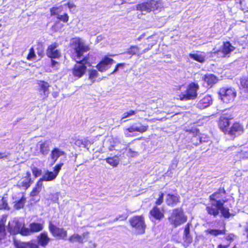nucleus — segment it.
Here are the masks:
<instances>
[{
    "label": "nucleus",
    "instance_id": "obj_1",
    "mask_svg": "<svg viewBox=\"0 0 248 248\" xmlns=\"http://www.w3.org/2000/svg\"><path fill=\"white\" fill-rule=\"evenodd\" d=\"M71 46L74 50L73 57L75 60L82 59L84 57L83 53L88 50V47L86 46L82 40L79 38H75L72 40Z\"/></svg>",
    "mask_w": 248,
    "mask_h": 248
},
{
    "label": "nucleus",
    "instance_id": "obj_2",
    "mask_svg": "<svg viewBox=\"0 0 248 248\" xmlns=\"http://www.w3.org/2000/svg\"><path fill=\"white\" fill-rule=\"evenodd\" d=\"M187 217L185 216L181 208H176L172 211L170 216L169 217L170 223L176 228L186 221Z\"/></svg>",
    "mask_w": 248,
    "mask_h": 248
},
{
    "label": "nucleus",
    "instance_id": "obj_3",
    "mask_svg": "<svg viewBox=\"0 0 248 248\" xmlns=\"http://www.w3.org/2000/svg\"><path fill=\"white\" fill-rule=\"evenodd\" d=\"M161 0H150L147 2L139 4L137 5L136 8L138 10L142 13H149L157 10L162 7Z\"/></svg>",
    "mask_w": 248,
    "mask_h": 248
},
{
    "label": "nucleus",
    "instance_id": "obj_4",
    "mask_svg": "<svg viewBox=\"0 0 248 248\" xmlns=\"http://www.w3.org/2000/svg\"><path fill=\"white\" fill-rule=\"evenodd\" d=\"M199 88V86L197 83H191L188 85L186 92L179 95V99L182 101L194 99L197 96V92Z\"/></svg>",
    "mask_w": 248,
    "mask_h": 248
},
{
    "label": "nucleus",
    "instance_id": "obj_5",
    "mask_svg": "<svg viewBox=\"0 0 248 248\" xmlns=\"http://www.w3.org/2000/svg\"><path fill=\"white\" fill-rule=\"evenodd\" d=\"M75 60L77 63L75 65L72 69V74L74 77L79 78L85 73L86 70L85 65L89 63L88 58L84 57L82 59Z\"/></svg>",
    "mask_w": 248,
    "mask_h": 248
},
{
    "label": "nucleus",
    "instance_id": "obj_6",
    "mask_svg": "<svg viewBox=\"0 0 248 248\" xmlns=\"http://www.w3.org/2000/svg\"><path fill=\"white\" fill-rule=\"evenodd\" d=\"M219 94L221 99L226 103L232 102L236 96L235 90L232 88L223 87L220 89Z\"/></svg>",
    "mask_w": 248,
    "mask_h": 248
},
{
    "label": "nucleus",
    "instance_id": "obj_7",
    "mask_svg": "<svg viewBox=\"0 0 248 248\" xmlns=\"http://www.w3.org/2000/svg\"><path fill=\"white\" fill-rule=\"evenodd\" d=\"M132 227L135 228L139 234H143L145 232L146 225L144 217L142 216H135L132 217L129 220Z\"/></svg>",
    "mask_w": 248,
    "mask_h": 248
},
{
    "label": "nucleus",
    "instance_id": "obj_8",
    "mask_svg": "<svg viewBox=\"0 0 248 248\" xmlns=\"http://www.w3.org/2000/svg\"><path fill=\"white\" fill-rule=\"evenodd\" d=\"M235 49L233 46L229 41L225 42L220 49L214 48L212 53L218 57L224 58L230 54Z\"/></svg>",
    "mask_w": 248,
    "mask_h": 248
},
{
    "label": "nucleus",
    "instance_id": "obj_9",
    "mask_svg": "<svg viewBox=\"0 0 248 248\" xmlns=\"http://www.w3.org/2000/svg\"><path fill=\"white\" fill-rule=\"evenodd\" d=\"M52 142L50 140L39 141L36 144L37 150L44 155H46L49 152Z\"/></svg>",
    "mask_w": 248,
    "mask_h": 248
},
{
    "label": "nucleus",
    "instance_id": "obj_10",
    "mask_svg": "<svg viewBox=\"0 0 248 248\" xmlns=\"http://www.w3.org/2000/svg\"><path fill=\"white\" fill-rule=\"evenodd\" d=\"M49 230L53 236L58 237L60 239H64L67 236V232L63 228H60L50 223Z\"/></svg>",
    "mask_w": 248,
    "mask_h": 248
},
{
    "label": "nucleus",
    "instance_id": "obj_11",
    "mask_svg": "<svg viewBox=\"0 0 248 248\" xmlns=\"http://www.w3.org/2000/svg\"><path fill=\"white\" fill-rule=\"evenodd\" d=\"M225 193V190L224 188H219L217 191L209 196L210 202H215L216 203L221 202L222 205H224L226 202V200L222 199Z\"/></svg>",
    "mask_w": 248,
    "mask_h": 248
},
{
    "label": "nucleus",
    "instance_id": "obj_12",
    "mask_svg": "<svg viewBox=\"0 0 248 248\" xmlns=\"http://www.w3.org/2000/svg\"><path fill=\"white\" fill-rule=\"evenodd\" d=\"M221 206V202L216 203L215 202H210V205H207L206 209L209 215L216 217L219 214V209Z\"/></svg>",
    "mask_w": 248,
    "mask_h": 248
},
{
    "label": "nucleus",
    "instance_id": "obj_13",
    "mask_svg": "<svg viewBox=\"0 0 248 248\" xmlns=\"http://www.w3.org/2000/svg\"><path fill=\"white\" fill-rule=\"evenodd\" d=\"M113 62L114 61L112 59L107 57L100 62L96 67L99 71L103 72L106 71L109 68V65L112 64Z\"/></svg>",
    "mask_w": 248,
    "mask_h": 248
},
{
    "label": "nucleus",
    "instance_id": "obj_14",
    "mask_svg": "<svg viewBox=\"0 0 248 248\" xmlns=\"http://www.w3.org/2000/svg\"><path fill=\"white\" fill-rule=\"evenodd\" d=\"M22 224L17 220H14L8 224L9 232L12 234L19 233L22 227Z\"/></svg>",
    "mask_w": 248,
    "mask_h": 248
},
{
    "label": "nucleus",
    "instance_id": "obj_15",
    "mask_svg": "<svg viewBox=\"0 0 248 248\" xmlns=\"http://www.w3.org/2000/svg\"><path fill=\"white\" fill-rule=\"evenodd\" d=\"M180 197L178 195L168 194L165 198V201L169 206H174L176 205L180 201Z\"/></svg>",
    "mask_w": 248,
    "mask_h": 248
},
{
    "label": "nucleus",
    "instance_id": "obj_16",
    "mask_svg": "<svg viewBox=\"0 0 248 248\" xmlns=\"http://www.w3.org/2000/svg\"><path fill=\"white\" fill-rule=\"evenodd\" d=\"M57 46L56 44H53L48 46L47 50V55L50 58H58L60 57L61 53L56 48Z\"/></svg>",
    "mask_w": 248,
    "mask_h": 248
},
{
    "label": "nucleus",
    "instance_id": "obj_17",
    "mask_svg": "<svg viewBox=\"0 0 248 248\" xmlns=\"http://www.w3.org/2000/svg\"><path fill=\"white\" fill-rule=\"evenodd\" d=\"M50 240V238L48 236L47 233L46 232H43L40 233L37 237L39 245L44 248L47 245Z\"/></svg>",
    "mask_w": 248,
    "mask_h": 248
},
{
    "label": "nucleus",
    "instance_id": "obj_18",
    "mask_svg": "<svg viewBox=\"0 0 248 248\" xmlns=\"http://www.w3.org/2000/svg\"><path fill=\"white\" fill-rule=\"evenodd\" d=\"M230 124L229 119L225 116L222 115L220 117L219 122V126L220 128L224 132L228 131V128Z\"/></svg>",
    "mask_w": 248,
    "mask_h": 248
},
{
    "label": "nucleus",
    "instance_id": "obj_19",
    "mask_svg": "<svg viewBox=\"0 0 248 248\" xmlns=\"http://www.w3.org/2000/svg\"><path fill=\"white\" fill-rule=\"evenodd\" d=\"M37 84L38 85L39 87V91H43L44 93V97L46 98L47 97L49 92H48V88L49 87V84L43 80H38L37 82Z\"/></svg>",
    "mask_w": 248,
    "mask_h": 248
},
{
    "label": "nucleus",
    "instance_id": "obj_20",
    "mask_svg": "<svg viewBox=\"0 0 248 248\" xmlns=\"http://www.w3.org/2000/svg\"><path fill=\"white\" fill-rule=\"evenodd\" d=\"M212 102V98L209 95H206L198 103V107L201 109L204 108L208 107Z\"/></svg>",
    "mask_w": 248,
    "mask_h": 248
},
{
    "label": "nucleus",
    "instance_id": "obj_21",
    "mask_svg": "<svg viewBox=\"0 0 248 248\" xmlns=\"http://www.w3.org/2000/svg\"><path fill=\"white\" fill-rule=\"evenodd\" d=\"M244 131V127L242 125L238 123H235L231 127V129L228 131L230 135H235L236 133L240 134Z\"/></svg>",
    "mask_w": 248,
    "mask_h": 248
},
{
    "label": "nucleus",
    "instance_id": "obj_22",
    "mask_svg": "<svg viewBox=\"0 0 248 248\" xmlns=\"http://www.w3.org/2000/svg\"><path fill=\"white\" fill-rule=\"evenodd\" d=\"M57 176L54 172L46 170L43 175L42 178L39 179V180L43 182L44 181H51L54 180Z\"/></svg>",
    "mask_w": 248,
    "mask_h": 248
},
{
    "label": "nucleus",
    "instance_id": "obj_23",
    "mask_svg": "<svg viewBox=\"0 0 248 248\" xmlns=\"http://www.w3.org/2000/svg\"><path fill=\"white\" fill-rule=\"evenodd\" d=\"M16 248H39L38 245L31 242H15Z\"/></svg>",
    "mask_w": 248,
    "mask_h": 248
},
{
    "label": "nucleus",
    "instance_id": "obj_24",
    "mask_svg": "<svg viewBox=\"0 0 248 248\" xmlns=\"http://www.w3.org/2000/svg\"><path fill=\"white\" fill-rule=\"evenodd\" d=\"M65 154L64 152L61 150L59 148H54L50 154L51 158L54 160V162H56L57 159L61 156Z\"/></svg>",
    "mask_w": 248,
    "mask_h": 248
},
{
    "label": "nucleus",
    "instance_id": "obj_25",
    "mask_svg": "<svg viewBox=\"0 0 248 248\" xmlns=\"http://www.w3.org/2000/svg\"><path fill=\"white\" fill-rule=\"evenodd\" d=\"M148 128V125H141L140 126L132 125V126L128 128L127 130L129 132L134 131H137L140 133H143L147 130Z\"/></svg>",
    "mask_w": 248,
    "mask_h": 248
},
{
    "label": "nucleus",
    "instance_id": "obj_26",
    "mask_svg": "<svg viewBox=\"0 0 248 248\" xmlns=\"http://www.w3.org/2000/svg\"><path fill=\"white\" fill-rule=\"evenodd\" d=\"M32 183L31 178H23L18 181L17 185L20 187H24L27 189Z\"/></svg>",
    "mask_w": 248,
    "mask_h": 248
},
{
    "label": "nucleus",
    "instance_id": "obj_27",
    "mask_svg": "<svg viewBox=\"0 0 248 248\" xmlns=\"http://www.w3.org/2000/svg\"><path fill=\"white\" fill-rule=\"evenodd\" d=\"M29 227L31 233H33L41 231L44 228V225L41 223L33 222L30 224Z\"/></svg>",
    "mask_w": 248,
    "mask_h": 248
},
{
    "label": "nucleus",
    "instance_id": "obj_28",
    "mask_svg": "<svg viewBox=\"0 0 248 248\" xmlns=\"http://www.w3.org/2000/svg\"><path fill=\"white\" fill-rule=\"evenodd\" d=\"M150 214L154 217L156 219L160 220L164 217L163 213H162L160 211V209L156 207L153 208V209L150 211Z\"/></svg>",
    "mask_w": 248,
    "mask_h": 248
},
{
    "label": "nucleus",
    "instance_id": "obj_29",
    "mask_svg": "<svg viewBox=\"0 0 248 248\" xmlns=\"http://www.w3.org/2000/svg\"><path fill=\"white\" fill-rule=\"evenodd\" d=\"M189 57L190 58L200 63H203L205 61V56L202 53H190L189 54Z\"/></svg>",
    "mask_w": 248,
    "mask_h": 248
},
{
    "label": "nucleus",
    "instance_id": "obj_30",
    "mask_svg": "<svg viewBox=\"0 0 248 248\" xmlns=\"http://www.w3.org/2000/svg\"><path fill=\"white\" fill-rule=\"evenodd\" d=\"M206 234H210L214 236H217L219 235H223L225 233V230H217L209 229L205 231Z\"/></svg>",
    "mask_w": 248,
    "mask_h": 248
},
{
    "label": "nucleus",
    "instance_id": "obj_31",
    "mask_svg": "<svg viewBox=\"0 0 248 248\" xmlns=\"http://www.w3.org/2000/svg\"><path fill=\"white\" fill-rule=\"evenodd\" d=\"M43 186V182L39 180L35 185V187L33 188L31 192V196H35L37 195L41 191Z\"/></svg>",
    "mask_w": 248,
    "mask_h": 248
},
{
    "label": "nucleus",
    "instance_id": "obj_32",
    "mask_svg": "<svg viewBox=\"0 0 248 248\" xmlns=\"http://www.w3.org/2000/svg\"><path fill=\"white\" fill-rule=\"evenodd\" d=\"M189 226L190 224L189 223L187 224L185 227L184 232L185 241L187 243H190L192 241V237L189 235Z\"/></svg>",
    "mask_w": 248,
    "mask_h": 248
},
{
    "label": "nucleus",
    "instance_id": "obj_33",
    "mask_svg": "<svg viewBox=\"0 0 248 248\" xmlns=\"http://www.w3.org/2000/svg\"><path fill=\"white\" fill-rule=\"evenodd\" d=\"M6 221V217H3L0 221V240L2 239L5 235V223Z\"/></svg>",
    "mask_w": 248,
    "mask_h": 248
},
{
    "label": "nucleus",
    "instance_id": "obj_34",
    "mask_svg": "<svg viewBox=\"0 0 248 248\" xmlns=\"http://www.w3.org/2000/svg\"><path fill=\"white\" fill-rule=\"evenodd\" d=\"M106 160L107 163L113 167L117 166L120 161L119 157L116 155L108 157L106 159Z\"/></svg>",
    "mask_w": 248,
    "mask_h": 248
},
{
    "label": "nucleus",
    "instance_id": "obj_35",
    "mask_svg": "<svg viewBox=\"0 0 248 248\" xmlns=\"http://www.w3.org/2000/svg\"><path fill=\"white\" fill-rule=\"evenodd\" d=\"M204 80L208 85L215 84L217 81V78L213 74L206 75L204 76Z\"/></svg>",
    "mask_w": 248,
    "mask_h": 248
},
{
    "label": "nucleus",
    "instance_id": "obj_36",
    "mask_svg": "<svg viewBox=\"0 0 248 248\" xmlns=\"http://www.w3.org/2000/svg\"><path fill=\"white\" fill-rule=\"evenodd\" d=\"M21 197L19 200L16 202L14 204V208L17 210L22 208L25 203L26 198L24 197L23 194L21 193Z\"/></svg>",
    "mask_w": 248,
    "mask_h": 248
},
{
    "label": "nucleus",
    "instance_id": "obj_37",
    "mask_svg": "<svg viewBox=\"0 0 248 248\" xmlns=\"http://www.w3.org/2000/svg\"><path fill=\"white\" fill-rule=\"evenodd\" d=\"M69 241L71 242H78L80 243H83V239L82 237L79 234H74L72 235L71 237L68 239Z\"/></svg>",
    "mask_w": 248,
    "mask_h": 248
},
{
    "label": "nucleus",
    "instance_id": "obj_38",
    "mask_svg": "<svg viewBox=\"0 0 248 248\" xmlns=\"http://www.w3.org/2000/svg\"><path fill=\"white\" fill-rule=\"evenodd\" d=\"M89 78L92 80V82H94L95 78L98 77V72L95 69H92L89 71Z\"/></svg>",
    "mask_w": 248,
    "mask_h": 248
},
{
    "label": "nucleus",
    "instance_id": "obj_39",
    "mask_svg": "<svg viewBox=\"0 0 248 248\" xmlns=\"http://www.w3.org/2000/svg\"><path fill=\"white\" fill-rule=\"evenodd\" d=\"M219 211H220L222 215L224 217L229 218L230 217V214L229 213V209L228 208L224 207L223 205H222Z\"/></svg>",
    "mask_w": 248,
    "mask_h": 248
},
{
    "label": "nucleus",
    "instance_id": "obj_40",
    "mask_svg": "<svg viewBox=\"0 0 248 248\" xmlns=\"http://www.w3.org/2000/svg\"><path fill=\"white\" fill-rule=\"evenodd\" d=\"M241 86L248 91V76L244 77L240 80Z\"/></svg>",
    "mask_w": 248,
    "mask_h": 248
},
{
    "label": "nucleus",
    "instance_id": "obj_41",
    "mask_svg": "<svg viewBox=\"0 0 248 248\" xmlns=\"http://www.w3.org/2000/svg\"><path fill=\"white\" fill-rule=\"evenodd\" d=\"M30 231H31V230H30V228H27L23 227L22 226L21 230L19 233H20L22 235H24V236L30 235L31 234V232Z\"/></svg>",
    "mask_w": 248,
    "mask_h": 248
},
{
    "label": "nucleus",
    "instance_id": "obj_42",
    "mask_svg": "<svg viewBox=\"0 0 248 248\" xmlns=\"http://www.w3.org/2000/svg\"><path fill=\"white\" fill-rule=\"evenodd\" d=\"M31 170H32L33 175L36 178L40 176L42 174V170L40 169H39L38 168H37L36 167H33L31 169Z\"/></svg>",
    "mask_w": 248,
    "mask_h": 248
},
{
    "label": "nucleus",
    "instance_id": "obj_43",
    "mask_svg": "<svg viewBox=\"0 0 248 248\" xmlns=\"http://www.w3.org/2000/svg\"><path fill=\"white\" fill-rule=\"evenodd\" d=\"M164 194L162 192H160L158 194V198L155 202L157 205H160L163 202Z\"/></svg>",
    "mask_w": 248,
    "mask_h": 248
},
{
    "label": "nucleus",
    "instance_id": "obj_44",
    "mask_svg": "<svg viewBox=\"0 0 248 248\" xmlns=\"http://www.w3.org/2000/svg\"><path fill=\"white\" fill-rule=\"evenodd\" d=\"M57 18L64 22H67L68 21L69 16L67 14H65L63 15H58Z\"/></svg>",
    "mask_w": 248,
    "mask_h": 248
},
{
    "label": "nucleus",
    "instance_id": "obj_45",
    "mask_svg": "<svg viewBox=\"0 0 248 248\" xmlns=\"http://www.w3.org/2000/svg\"><path fill=\"white\" fill-rule=\"evenodd\" d=\"M138 52V48L137 46H132L131 48L127 51V53L130 55H134L136 54Z\"/></svg>",
    "mask_w": 248,
    "mask_h": 248
},
{
    "label": "nucleus",
    "instance_id": "obj_46",
    "mask_svg": "<svg viewBox=\"0 0 248 248\" xmlns=\"http://www.w3.org/2000/svg\"><path fill=\"white\" fill-rule=\"evenodd\" d=\"M63 164L62 163L58 164L56 165L54 168V173L56 174V175L57 176L59 171L61 170V168L62 166H63Z\"/></svg>",
    "mask_w": 248,
    "mask_h": 248
},
{
    "label": "nucleus",
    "instance_id": "obj_47",
    "mask_svg": "<svg viewBox=\"0 0 248 248\" xmlns=\"http://www.w3.org/2000/svg\"><path fill=\"white\" fill-rule=\"evenodd\" d=\"M59 7H52L50 9V14L51 16L53 15H59V13L60 12Z\"/></svg>",
    "mask_w": 248,
    "mask_h": 248
},
{
    "label": "nucleus",
    "instance_id": "obj_48",
    "mask_svg": "<svg viewBox=\"0 0 248 248\" xmlns=\"http://www.w3.org/2000/svg\"><path fill=\"white\" fill-rule=\"evenodd\" d=\"M7 206V203L3 198L0 200V209H6Z\"/></svg>",
    "mask_w": 248,
    "mask_h": 248
},
{
    "label": "nucleus",
    "instance_id": "obj_49",
    "mask_svg": "<svg viewBox=\"0 0 248 248\" xmlns=\"http://www.w3.org/2000/svg\"><path fill=\"white\" fill-rule=\"evenodd\" d=\"M35 53L33 48H31L30 49V52L27 56V59L29 60H31L35 57Z\"/></svg>",
    "mask_w": 248,
    "mask_h": 248
},
{
    "label": "nucleus",
    "instance_id": "obj_50",
    "mask_svg": "<svg viewBox=\"0 0 248 248\" xmlns=\"http://www.w3.org/2000/svg\"><path fill=\"white\" fill-rule=\"evenodd\" d=\"M126 151L127 152V155L130 156H137L139 154L137 152L132 151L131 149H126Z\"/></svg>",
    "mask_w": 248,
    "mask_h": 248
},
{
    "label": "nucleus",
    "instance_id": "obj_51",
    "mask_svg": "<svg viewBox=\"0 0 248 248\" xmlns=\"http://www.w3.org/2000/svg\"><path fill=\"white\" fill-rule=\"evenodd\" d=\"M136 113L135 111L133 110H130L125 112V118L134 115Z\"/></svg>",
    "mask_w": 248,
    "mask_h": 248
},
{
    "label": "nucleus",
    "instance_id": "obj_52",
    "mask_svg": "<svg viewBox=\"0 0 248 248\" xmlns=\"http://www.w3.org/2000/svg\"><path fill=\"white\" fill-rule=\"evenodd\" d=\"M8 156V155L6 153H0V159L6 158Z\"/></svg>",
    "mask_w": 248,
    "mask_h": 248
},
{
    "label": "nucleus",
    "instance_id": "obj_53",
    "mask_svg": "<svg viewBox=\"0 0 248 248\" xmlns=\"http://www.w3.org/2000/svg\"><path fill=\"white\" fill-rule=\"evenodd\" d=\"M124 0H115V3L116 5H120L124 3Z\"/></svg>",
    "mask_w": 248,
    "mask_h": 248
},
{
    "label": "nucleus",
    "instance_id": "obj_54",
    "mask_svg": "<svg viewBox=\"0 0 248 248\" xmlns=\"http://www.w3.org/2000/svg\"><path fill=\"white\" fill-rule=\"evenodd\" d=\"M123 63H120V64H118L117 66V67L115 68V70L111 73V74H113L115 72H116L117 71V70H118V68L119 67H123Z\"/></svg>",
    "mask_w": 248,
    "mask_h": 248
},
{
    "label": "nucleus",
    "instance_id": "obj_55",
    "mask_svg": "<svg viewBox=\"0 0 248 248\" xmlns=\"http://www.w3.org/2000/svg\"><path fill=\"white\" fill-rule=\"evenodd\" d=\"M67 6L70 9H71L76 6L73 3L71 2H68Z\"/></svg>",
    "mask_w": 248,
    "mask_h": 248
},
{
    "label": "nucleus",
    "instance_id": "obj_56",
    "mask_svg": "<svg viewBox=\"0 0 248 248\" xmlns=\"http://www.w3.org/2000/svg\"><path fill=\"white\" fill-rule=\"evenodd\" d=\"M228 247H229V245H219L218 246V248H228Z\"/></svg>",
    "mask_w": 248,
    "mask_h": 248
},
{
    "label": "nucleus",
    "instance_id": "obj_57",
    "mask_svg": "<svg viewBox=\"0 0 248 248\" xmlns=\"http://www.w3.org/2000/svg\"><path fill=\"white\" fill-rule=\"evenodd\" d=\"M25 178H31V173L29 172V171H27L26 174V176L25 177Z\"/></svg>",
    "mask_w": 248,
    "mask_h": 248
},
{
    "label": "nucleus",
    "instance_id": "obj_58",
    "mask_svg": "<svg viewBox=\"0 0 248 248\" xmlns=\"http://www.w3.org/2000/svg\"><path fill=\"white\" fill-rule=\"evenodd\" d=\"M58 62L52 60L51 61V65L52 66H55L56 64H57Z\"/></svg>",
    "mask_w": 248,
    "mask_h": 248
},
{
    "label": "nucleus",
    "instance_id": "obj_59",
    "mask_svg": "<svg viewBox=\"0 0 248 248\" xmlns=\"http://www.w3.org/2000/svg\"><path fill=\"white\" fill-rule=\"evenodd\" d=\"M245 232L247 233V237L248 238V224L245 227Z\"/></svg>",
    "mask_w": 248,
    "mask_h": 248
},
{
    "label": "nucleus",
    "instance_id": "obj_60",
    "mask_svg": "<svg viewBox=\"0 0 248 248\" xmlns=\"http://www.w3.org/2000/svg\"><path fill=\"white\" fill-rule=\"evenodd\" d=\"M156 40H155L154 42H153L151 44V47H152L153 46H154L156 44Z\"/></svg>",
    "mask_w": 248,
    "mask_h": 248
},
{
    "label": "nucleus",
    "instance_id": "obj_61",
    "mask_svg": "<svg viewBox=\"0 0 248 248\" xmlns=\"http://www.w3.org/2000/svg\"><path fill=\"white\" fill-rule=\"evenodd\" d=\"M97 40H101L102 39V37L101 36H98L97 37Z\"/></svg>",
    "mask_w": 248,
    "mask_h": 248
},
{
    "label": "nucleus",
    "instance_id": "obj_62",
    "mask_svg": "<svg viewBox=\"0 0 248 248\" xmlns=\"http://www.w3.org/2000/svg\"><path fill=\"white\" fill-rule=\"evenodd\" d=\"M88 233H84L82 234V236H83V237H84H84L86 236V235L88 234Z\"/></svg>",
    "mask_w": 248,
    "mask_h": 248
},
{
    "label": "nucleus",
    "instance_id": "obj_63",
    "mask_svg": "<svg viewBox=\"0 0 248 248\" xmlns=\"http://www.w3.org/2000/svg\"><path fill=\"white\" fill-rule=\"evenodd\" d=\"M236 2H239L240 4H241V0H235Z\"/></svg>",
    "mask_w": 248,
    "mask_h": 248
},
{
    "label": "nucleus",
    "instance_id": "obj_64",
    "mask_svg": "<svg viewBox=\"0 0 248 248\" xmlns=\"http://www.w3.org/2000/svg\"><path fill=\"white\" fill-rule=\"evenodd\" d=\"M152 38H153V36H151L149 37L148 38V40H150V39H151Z\"/></svg>",
    "mask_w": 248,
    "mask_h": 248
}]
</instances>
